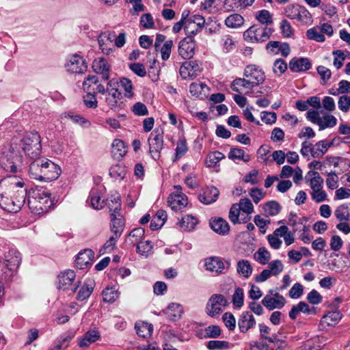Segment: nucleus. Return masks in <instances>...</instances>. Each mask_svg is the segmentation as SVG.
<instances>
[{
    "instance_id": "c03bdc74",
    "label": "nucleus",
    "mask_w": 350,
    "mask_h": 350,
    "mask_svg": "<svg viewBox=\"0 0 350 350\" xmlns=\"http://www.w3.org/2000/svg\"><path fill=\"white\" fill-rule=\"evenodd\" d=\"M296 20L303 23H311L312 22V17L310 12L302 5H300L298 11L297 12Z\"/></svg>"
},
{
    "instance_id": "a878e982",
    "label": "nucleus",
    "mask_w": 350,
    "mask_h": 350,
    "mask_svg": "<svg viewBox=\"0 0 350 350\" xmlns=\"http://www.w3.org/2000/svg\"><path fill=\"white\" fill-rule=\"evenodd\" d=\"M105 98L106 103L111 109L116 111L121 108V103L119 100L122 98V92L120 90L107 92Z\"/></svg>"
},
{
    "instance_id": "864d4df0",
    "label": "nucleus",
    "mask_w": 350,
    "mask_h": 350,
    "mask_svg": "<svg viewBox=\"0 0 350 350\" xmlns=\"http://www.w3.org/2000/svg\"><path fill=\"white\" fill-rule=\"evenodd\" d=\"M103 301L113 303L118 297L119 293L113 288H106L103 291Z\"/></svg>"
},
{
    "instance_id": "37998d69",
    "label": "nucleus",
    "mask_w": 350,
    "mask_h": 350,
    "mask_svg": "<svg viewBox=\"0 0 350 350\" xmlns=\"http://www.w3.org/2000/svg\"><path fill=\"white\" fill-rule=\"evenodd\" d=\"M206 347L208 350H227L230 347V342L226 340H209Z\"/></svg>"
},
{
    "instance_id": "052dcab7",
    "label": "nucleus",
    "mask_w": 350,
    "mask_h": 350,
    "mask_svg": "<svg viewBox=\"0 0 350 350\" xmlns=\"http://www.w3.org/2000/svg\"><path fill=\"white\" fill-rule=\"evenodd\" d=\"M120 83L125 91V96L131 98L133 96L132 81L128 78L123 77L120 80Z\"/></svg>"
},
{
    "instance_id": "774afa93",
    "label": "nucleus",
    "mask_w": 350,
    "mask_h": 350,
    "mask_svg": "<svg viewBox=\"0 0 350 350\" xmlns=\"http://www.w3.org/2000/svg\"><path fill=\"white\" fill-rule=\"evenodd\" d=\"M282 348H276L275 346L268 343L254 342L250 344V350H281Z\"/></svg>"
},
{
    "instance_id": "4468645a",
    "label": "nucleus",
    "mask_w": 350,
    "mask_h": 350,
    "mask_svg": "<svg viewBox=\"0 0 350 350\" xmlns=\"http://www.w3.org/2000/svg\"><path fill=\"white\" fill-rule=\"evenodd\" d=\"M261 303L269 310H273L275 308H282L286 304V299L282 295L275 293L274 297L270 295H265L262 299Z\"/></svg>"
},
{
    "instance_id": "680f3d73",
    "label": "nucleus",
    "mask_w": 350,
    "mask_h": 350,
    "mask_svg": "<svg viewBox=\"0 0 350 350\" xmlns=\"http://www.w3.org/2000/svg\"><path fill=\"white\" fill-rule=\"evenodd\" d=\"M120 237H116V235H114V234L113 236H111L109 239V240H107L106 241V243L104 244L103 247L100 250V252L103 254V253H106V252H110L112 250H113V249L116 247L117 240Z\"/></svg>"
},
{
    "instance_id": "7c9ffc66",
    "label": "nucleus",
    "mask_w": 350,
    "mask_h": 350,
    "mask_svg": "<svg viewBox=\"0 0 350 350\" xmlns=\"http://www.w3.org/2000/svg\"><path fill=\"white\" fill-rule=\"evenodd\" d=\"M250 81L245 78H237L231 83V89L236 92L241 93L242 89L252 90L254 85Z\"/></svg>"
},
{
    "instance_id": "5fc2aeb1",
    "label": "nucleus",
    "mask_w": 350,
    "mask_h": 350,
    "mask_svg": "<svg viewBox=\"0 0 350 350\" xmlns=\"http://www.w3.org/2000/svg\"><path fill=\"white\" fill-rule=\"evenodd\" d=\"M232 302L237 308H240L243 306L244 302V294L243 290L241 288L237 287L235 288L234 294L232 295Z\"/></svg>"
},
{
    "instance_id": "f257e3e1",
    "label": "nucleus",
    "mask_w": 350,
    "mask_h": 350,
    "mask_svg": "<svg viewBox=\"0 0 350 350\" xmlns=\"http://www.w3.org/2000/svg\"><path fill=\"white\" fill-rule=\"evenodd\" d=\"M29 191L22 178L8 176L0 180V206L10 213H16L23 206Z\"/></svg>"
},
{
    "instance_id": "a211bd4d",
    "label": "nucleus",
    "mask_w": 350,
    "mask_h": 350,
    "mask_svg": "<svg viewBox=\"0 0 350 350\" xmlns=\"http://www.w3.org/2000/svg\"><path fill=\"white\" fill-rule=\"evenodd\" d=\"M92 68L95 72L101 75V77L104 81L109 79L110 66L107 60L104 57L94 59L92 63Z\"/></svg>"
},
{
    "instance_id": "20e7f679",
    "label": "nucleus",
    "mask_w": 350,
    "mask_h": 350,
    "mask_svg": "<svg viewBox=\"0 0 350 350\" xmlns=\"http://www.w3.org/2000/svg\"><path fill=\"white\" fill-rule=\"evenodd\" d=\"M27 203L31 211L36 214L46 212L52 206L51 193L46 189H31Z\"/></svg>"
},
{
    "instance_id": "b1692460",
    "label": "nucleus",
    "mask_w": 350,
    "mask_h": 350,
    "mask_svg": "<svg viewBox=\"0 0 350 350\" xmlns=\"http://www.w3.org/2000/svg\"><path fill=\"white\" fill-rule=\"evenodd\" d=\"M94 280L92 278H86L77 293V299L83 301L89 298L94 291Z\"/></svg>"
},
{
    "instance_id": "09e8293b",
    "label": "nucleus",
    "mask_w": 350,
    "mask_h": 350,
    "mask_svg": "<svg viewBox=\"0 0 350 350\" xmlns=\"http://www.w3.org/2000/svg\"><path fill=\"white\" fill-rule=\"evenodd\" d=\"M342 318V314L339 310L329 311L323 317V320L328 325L336 323Z\"/></svg>"
},
{
    "instance_id": "39448f33",
    "label": "nucleus",
    "mask_w": 350,
    "mask_h": 350,
    "mask_svg": "<svg viewBox=\"0 0 350 350\" xmlns=\"http://www.w3.org/2000/svg\"><path fill=\"white\" fill-rule=\"evenodd\" d=\"M273 32L271 28L254 24L244 31L243 38L248 42L262 43L270 38Z\"/></svg>"
},
{
    "instance_id": "8fccbe9b",
    "label": "nucleus",
    "mask_w": 350,
    "mask_h": 350,
    "mask_svg": "<svg viewBox=\"0 0 350 350\" xmlns=\"http://www.w3.org/2000/svg\"><path fill=\"white\" fill-rule=\"evenodd\" d=\"M313 175L314 177L310 180V185L312 191L322 189L323 185V179L316 171H309L308 175Z\"/></svg>"
},
{
    "instance_id": "ea45409f",
    "label": "nucleus",
    "mask_w": 350,
    "mask_h": 350,
    "mask_svg": "<svg viewBox=\"0 0 350 350\" xmlns=\"http://www.w3.org/2000/svg\"><path fill=\"white\" fill-rule=\"evenodd\" d=\"M337 124V119L331 114L325 115L321 118L319 122V131H323L327 128H332Z\"/></svg>"
},
{
    "instance_id": "dca6fc26",
    "label": "nucleus",
    "mask_w": 350,
    "mask_h": 350,
    "mask_svg": "<svg viewBox=\"0 0 350 350\" xmlns=\"http://www.w3.org/2000/svg\"><path fill=\"white\" fill-rule=\"evenodd\" d=\"M256 320L253 314L248 311L243 312L238 319V327L241 333H246L256 325Z\"/></svg>"
},
{
    "instance_id": "69168bd1",
    "label": "nucleus",
    "mask_w": 350,
    "mask_h": 350,
    "mask_svg": "<svg viewBox=\"0 0 350 350\" xmlns=\"http://www.w3.org/2000/svg\"><path fill=\"white\" fill-rule=\"evenodd\" d=\"M308 301L312 305H317L322 302V295L315 289H312L306 297Z\"/></svg>"
},
{
    "instance_id": "4d7b16f0",
    "label": "nucleus",
    "mask_w": 350,
    "mask_h": 350,
    "mask_svg": "<svg viewBox=\"0 0 350 350\" xmlns=\"http://www.w3.org/2000/svg\"><path fill=\"white\" fill-rule=\"evenodd\" d=\"M86 92V95L83 96V102L85 105L88 108H96L98 106V102L95 96V92L93 93H91L90 91Z\"/></svg>"
},
{
    "instance_id": "f3484780",
    "label": "nucleus",
    "mask_w": 350,
    "mask_h": 350,
    "mask_svg": "<svg viewBox=\"0 0 350 350\" xmlns=\"http://www.w3.org/2000/svg\"><path fill=\"white\" fill-rule=\"evenodd\" d=\"M289 69L293 72H305L310 70L312 64L307 57H293L289 62Z\"/></svg>"
},
{
    "instance_id": "f704fd0d",
    "label": "nucleus",
    "mask_w": 350,
    "mask_h": 350,
    "mask_svg": "<svg viewBox=\"0 0 350 350\" xmlns=\"http://www.w3.org/2000/svg\"><path fill=\"white\" fill-rule=\"evenodd\" d=\"M111 230L116 237H120L124 230V219L123 217L111 219Z\"/></svg>"
},
{
    "instance_id": "49530a36",
    "label": "nucleus",
    "mask_w": 350,
    "mask_h": 350,
    "mask_svg": "<svg viewBox=\"0 0 350 350\" xmlns=\"http://www.w3.org/2000/svg\"><path fill=\"white\" fill-rule=\"evenodd\" d=\"M254 257L261 265H266L271 258L270 252L265 247H260L254 254Z\"/></svg>"
},
{
    "instance_id": "ddd939ff",
    "label": "nucleus",
    "mask_w": 350,
    "mask_h": 350,
    "mask_svg": "<svg viewBox=\"0 0 350 350\" xmlns=\"http://www.w3.org/2000/svg\"><path fill=\"white\" fill-rule=\"evenodd\" d=\"M116 36L114 31H103L101 32L98 37V43L99 46V49L102 51V52L106 55H109L113 49L112 42L113 38Z\"/></svg>"
},
{
    "instance_id": "aec40b11",
    "label": "nucleus",
    "mask_w": 350,
    "mask_h": 350,
    "mask_svg": "<svg viewBox=\"0 0 350 350\" xmlns=\"http://www.w3.org/2000/svg\"><path fill=\"white\" fill-rule=\"evenodd\" d=\"M76 274L73 270L68 269L57 276V288L68 289L75 280Z\"/></svg>"
},
{
    "instance_id": "9b49d317",
    "label": "nucleus",
    "mask_w": 350,
    "mask_h": 350,
    "mask_svg": "<svg viewBox=\"0 0 350 350\" xmlns=\"http://www.w3.org/2000/svg\"><path fill=\"white\" fill-rule=\"evenodd\" d=\"M196 43L192 36H187L181 40L178 44V53L185 59H189L195 54Z\"/></svg>"
},
{
    "instance_id": "79ce46f5",
    "label": "nucleus",
    "mask_w": 350,
    "mask_h": 350,
    "mask_svg": "<svg viewBox=\"0 0 350 350\" xmlns=\"http://www.w3.org/2000/svg\"><path fill=\"white\" fill-rule=\"evenodd\" d=\"M126 171L125 166L120 164H116L111 166L109 169V175L115 179L122 180L125 177Z\"/></svg>"
},
{
    "instance_id": "e433bc0d",
    "label": "nucleus",
    "mask_w": 350,
    "mask_h": 350,
    "mask_svg": "<svg viewBox=\"0 0 350 350\" xmlns=\"http://www.w3.org/2000/svg\"><path fill=\"white\" fill-rule=\"evenodd\" d=\"M228 158L233 161L239 160L245 162L250 160V155L246 154L244 150L239 148H232L228 153Z\"/></svg>"
},
{
    "instance_id": "473e14b6",
    "label": "nucleus",
    "mask_w": 350,
    "mask_h": 350,
    "mask_svg": "<svg viewBox=\"0 0 350 350\" xmlns=\"http://www.w3.org/2000/svg\"><path fill=\"white\" fill-rule=\"evenodd\" d=\"M224 158L225 155L219 151L211 152L206 157V166L209 168L213 167Z\"/></svg>"
},
{
    "instance_id": "de8ad7c7",
    "label": "nucleus",
    "mask_w": 350,
    "mask_h": 350,
    "mask_svg": "<svg viewBox=\"0 0 350 350\" xmlns=\"http://www.w3.org/2000/svg\"><path fill=\"white\" fill-rule=\"evenodd\" d=\"M135 327L136 333L142 338L150 336L153 331L152 325L148 323H142L141 325L135 324Z\"/></svg>"
},
{
    "instance_id": "bb28decb",
    "label": "nucleus",
    "mask_w": 350,
    "mask_h": 350,
    "mask_svg": "<svg viewBox=\"0 0 350 350\" xmlns=\"http://www.w3.org/2000/svg\"><path fill=\"white\" fill-rule=\"evenodd\" d=\"M221 329L219 325H212L198 332L199 338H217L220 336Z\"/></svg>"
},
{
    "instance_id": "6e6552de",
    "label": "nucleus",
    "mask_w": 350,
    "mask_h": 350,
    "mask_svg": "<svg viewBox=\"0 0 350 350\" xmlns=\"http://www.w3.org/2000/svg\"><path fill=\"white\" fill-rule=\"evenodd\" d=\"M202 69V64L200 61H186L180 68V75L183 79H193L201 73Z\"/></svg>"
},
{
    "instance_id": "a18cd8bd",
    "label": "nucleus",
    "mask_w": 350,
    "mask_h": 350,
    "mask_svg": "<svg viewBox=\"0 0 350 350\" xmlns=\"http://www.w3.org/2000/svg\"><path fill=\"white\" fill-rule=\"evenodd\" d=\"M334 215L340 221H346L350 220V213L349 212L348 206L343 204L335 210Z\"/></svg>"
},
{
    "instance_id": "412c9836",
    "label": "nucleus",
    "mask_w": 350,
    "mask_h": 350,
    "mask_svg": "<svg viewBox=\"0 0 350 350\" xmlns=\"http://www.w3.org/2000/svg\"><path fill=\"white\" fill-rule=\"evenodd\" d=\"M209 225L211 229L218 234L224 236L229 233L230 226L226 220L221 217L212 218Z\"/></svg>"
},
{
    "instance_id": "393cba45",
    "label": "nucleus",
    "mask_w": 350,
    "mask_h": 350,
    "mask_svg": "<svg viewBox=\"0 0 350 350\" xmlns=\"http://www.w3.org/2000/svg\"><path fill=\"white\" fill-rule=\"evenodd\" d=\"M73 338L74 334L72 333L62 334L55 339L49 350H66Z\"/></svg>"
},
{
    "instance_id": "0e129e2a",
    "label": "nucleus",
    "mask_w": 350,
    "mask_h": 350,
    "mask_svg": "<svg viewBox=\"0 0 350 350\" xmlns=\"http://www.w3.org/2000/svg\"><path fill=\"white\" fill-rule=\"evenodd\" d=\"M136 252L141 255L147 256L148 253L152 250V245L150 241H139V243L136 244Z\"/></svg>"
},
{
    "instance_id": "c756f323",
    "label": "nucleus",
    "mask_w": 350,
    "mask_h": 350,
    "mask_svg": "<svg viewBox=\"0 0 350 350\" xmlns=\"http://www.w3.org/2000/svg\"><path fill=\"white\" fill-rule=\"evenodd\" d=\"M181 313L182 310L180 309V305L176 303L170 304L165 311L167 318L172 321H175L180 319Z\"/></svg>"
},
{
    "instance_id": "9d476101",
    "label": "nucleus",
    "mask_w": 350,
    "mask_h": 350,
    "mask_svg": "<svg viewBox=\"0 0 350 350\" xmlns=\"http://www.w3.org/2000/svg\"><path fill=\"white\" fill-rule=\"evenodd\" d=\"M66 68L70 73L81 75L87 71L88 66L82 57L75 54L69 57Z\"/></svg>"
},
{
    "instance_id": "cd10ccee",
    "label": "nucleus",
    "mask_w": 350,
    "mask_h": 350,
    "mask_svg": "<svg viewBox=\"0 0 350 350\" xmlns=\"http://www.w3.org/2000/svg\"><path fill=\"white\" fill-rule=\"evenodd\" d=\"M127 152L126 146L123 140L116 139L112 143L111 153L113 157L116 159H122Z\"/></svg>"
},
{
    "instance_id": "a19ab883",
    "label": "nucleus",
    "mask_w": 350,
    "mask_h": 350,
    "mask_svg": "<svg viewBox=\"0 0 350 350\" xmlns=\"http://www.w3.org/2000/svg\"><path fill=\"white\" fill-rule=\"evenodd\" d=\"M145 230L142 228H137L131 231L128 235L126 241H129L133 245H136L141 241L144 237Z\"/></svg>"
},
{
    "instance_id": "c9c22d12",
    "label": "nucleus",
    "mask_w": 350,
    "mask_h": 350,
    "mask_svg": "<svg viewBox=\"0 0 350 350\" xmlns=\"http://www.w3.org/2000/svg\"><path fill=\"white\" fill-rule=\"evenodd\" d=\"M237 271L243 277L248 278L252 273L253 268L249 260H241L237 262Z\"/></svg>"
},
{
    "instance_id": "bf43d9fd",
    "label": "nucleus",
    "mask_w": 350,
    "mask_h": 350,
    "mask_svg": "<svg viewBox=\"0 0 350 350\" xmlns=\"http://www.w3.org/2000/svg\"><path fill=\"white\" fill-rule=\"evenodd\" d=\"M206 312L209 317H215L222 312V310L219 306L208 300L206 306Z\"/></svg>"
},
{
    "instance_id": "58836bf2",
    "label": "nucleus",
    "mask_w": 350,
    "mask_h": 350,
    "mask_svg": "<svg viewBox=\"0 0 350 350\" xmlns=\"http://www.w3.org/2000/svg\"><path fill=\"white\" fill-rule=\"evenodd\" d=\"M328 149L327 139L321 140L314 144V150H312V157L313 158H320L327 152Z\"/></svg>"
},
{
    "instance_id": "0eeeda50",
    "label": "nucleus",
    "mask_w": 350,
    "mask_h": 350,
    "mask_svg": "<svg viewBox=\"0 0 350 350\" xmlns=\"http://www.w3.org/2000/svg\"><path fill=\"white\" fill-rule=\"evenodd\" d=\"M259 327V339L262 341L258 342L268 343L270 345L275 346L276 348H283L286 345V341L278 338V335L271 334V328L264 323H260Z\"/></svg>"
},
{
    "instance_id": "c85d7f7f",
    "label": "nucleus",
    "mask_w": 350,
    "mask_h": 350,
    "mask_svg": "<svg viewBox=\"0 0 350 350\" xmlns=\"http://www.w3.org/2000/svg\"><path fill=\"white\" fill-rule=\"evenodd\" d=\"M244 18L239 14L234 13L228 16L224 21L225 25L232 29H238L244 24Z\"/></svg>"
},
{
    "instance_id": "6e6d98bb",
    "label": "nucleus",
    "mask_w": 350,
    "mask_h": 350,
    "mask_svg": "<svg viewBox=\"0 0 350 350\" xmlns=\"http://www.w3.org/2000/svg\"><path fill=\"white\" fill-rule=\"evenodd\" d=\"M287 68L286 62L283 59L278 58L273 63V71L275 75H280L285 72Z\"/></svg>"
},
{
    "instance_id": "72a5a7b5",
    "label": "nucleus",
    "mask_w": 350,
    "mask_h": 350,
    "mask_svg": "<svg viewBox=\"0 0 350 350\" xmlns=\"http://www.w3.org/2000/svg\"><path fill=\"white\" fill-rule=\"evenodd\" d=\"M188 151V147L187 145V141L185 137L180 139L176 145L175 149V154L172 159L173 163L177 162L180 158H182Z\"/></svg>"
},
{
    "instance_id": "f8f14e48",
    "label": "nucleus",
    "mask_w": 350,
    "mask_h": 350,
    "mask_svg": "<svg viewBox=\"0 0 350 350\" xmlns=\"http://www.w3.org/2000/svg\"><path fill=\"white\" fill-rule=\"evenodd\" d=\"M5 266L8 271L10 273V275L12 276L17 271L21 262V255L19 252L16 250H10L5 256Z\"/></svg>"
},
{
    "instance_id": "2eb2a0df",
    "label": "nucleus",
    "mask_w": 350,
    "mask_h": 350,
    "mask_svg": "<svg viewBox=\"0 0 350 350\" xmlns=\"http://www.w3.org/2000/svg\"><path fill=\"white\" fill-rule=\"evenodd\" d=\"M94 258V252L91 249H85L79 252L76 257V266L79 269L90 267Z\"/></svg>"
},
{
    "instance_id": "4be33fe9",
    "label": "nucleus",
    "mask_w": 350,
    "mask_h": 350,
    "mask_svg": "<svg viewBox=\"0 0 350 350\" xmlns=\"http://www.w3.org/2000/svg\"><path fill=\"white\" fill-rule=\"evenodd\" d=\"M219 195V191L215 187L211 186L206 187L202 193L198 196L199 200L204 204H211L215 202Z\"/></svg>"
},
{
    "instance_id": "603ef678",
    "label": "nucleus",
    "mask_w": 350,
    "mask_h": 350,
    "mask_svg": "<svg viewBox=\"0 0 350 350\" xmlns=\"http://www.w3.org/2000/svg\"><path fill=\"white\" fill-rule=\"evenodd\" d=\"M263 208L269 215L275 216L280 212L281 206L278 202L272 200L265 203Z\"/></svg>"
},
{
    "instance_id": "2f4dec72",
    "label": "nucleus",
    "mask_w": 350,
    "mask_h": 350,
    "mask_svg": "<svg viewBox=\"0 0 350 350\" xmlns=\"http://www.w3.org/2000/svg\"><path fill=\"white\" fill-rule=\"evenodd\" d=\"M198 223V220L196 217L187 215L179 221V226L184 231H191L194 229Z\"/></svg>"
},
{
    "instance_id": "3c124183",
    "label": "nucleus",
    "mask_w": 350,
    "mask_h": 350,
    "mask_svg": "<svg viewBox=\"0 0 350 350\" xmlns=\"http://www.w3.org/2000/svg\"><path fill=\"white\" fill-rule=\"evenodd\" d=\"M92 206L96 210L102 209L104 207V200H101L100 194L97 190H92L90 193Z\"/></svg>"
},
{
    "instance_id": "338daca9",
    "label": "nucleus",
    "mask_w": 350,
    "mask_h": 350,
    "mask_svg": "<svg viewBox=\"0 0 350 350\" xmlns=\"http://www.w3.org/2000/svg\"><path fill=\"white\" fill-rule=\"evenodd\" d=\"M129 67L133 72L140 77H144L146 75V68L141 63H131L129 65Z\"/></svg>"
},
{
    "instance_id": "7ed1b4c3",
    "label": "nucleus",
    "mask_w": 350,
    "mask_h": 350,
    "mask_svg": "<svg viewBox=\"0 0 350 350\" xmlns=\"http://www.w3.org/2000/svg\"><path fill=\"white\" fill-rule=\"evenodd\" d=\"M19 149H22L25 154L29 157L31 161L40 159L42 152L41 137L40 134L36 131L29 132L26 133V135L19 140L16 139L13 141L10 146L12 152L17 151Z\"/></svg>"
},
{
    "instance_id": "423d86ee",
    "label": "nucleus",
    "mask_w": 350,
    "mask_h": 350,
    "mask_svg": "<svg viewBox=\"0 0 350 350\" xmlns=\"http://www.w3.org/2000/svg\"><path fill=\"white\" fill-rule=\"evenodd\" d=\"M149 152L151 157L157 161L161 157V152L163 148V132L160 129H154L148 138Z\"/></svg>"
},
{
    "instance_id": "1a4fd4ad",
    "label": "nucleus",
    "mask_w": 350,
    "mask_h": 350,
    "mask_svg": "<svg viewBox=\"0 0 350 350\" xmlns=\"http://www.w3.org/2000/svg\"><path fill=\"white\" fill-rule=\"evenodd\" d=\"M243 76L252 83L254 87L262 83L265 80V72L258 66L250 64L245 66Z\"/></svg>"
},
{
    "instance_id": "e2e57ef3",
    "label": "nucleus",
    "mask_w": 350,
    "mask_h": 350,
    "mask_svg": "<svg viewBox=\"0 0 350 350\" xmlns=\"http://www.w3.org/2000/svg\"><path fill=\"white\" fill-rule=\"evenodd\" d=\"M222 319L225 325L230 331H232L236 327V319L234 315L230 312H225L223 314Z\"/></svg>"
},
{
    "instance_id": "13d9d810",
    "label": "nucleus",
    "mask_w": 350,
    "mask_h": 350,
    "mask_svg": "<svg viewBox=\"0 0 350 350\" xmlns=\"http://www.w3.org/2000/svg\"><path fill=\"white\" fill-rule=\"evenodd\" d=\"M306 36L309 40L316 42H323L325 40L324 35L321 32H319L314 27L307 30Z\"/></svg>"
},
{
    "instance_id": "4c0bfd02",
    "label": "nucleus",
    "mask_w": 350,
    "mask_h": 350,
    "mask_svg": "<svg viewBox=\"0 0 350 350\" xmlns=\"http://www.w3.org/2000/svg\"><path fill=\"white\" fill-rule=\"evenodd\" d=\"M255 16L260 23L259 25L262 26L267 27L268 25L273 23L272 16L267 10H261L258 11Z\"/></svg>"
},
{
    "instance_id": "f03ea898",
    "label": "nucleus",
    "mask_w": 350,
    "mask_h": 350,
    "mask_svg": "<svg viewBox=\"0 0 350 350\" xmlns=\"http://www.w3.org/2000/svg\"><path fill=\"white\" fill-rule=\"evenodd\" d=\"M61 173L58 165L44 157L31 161L29 165L28 174L32 179L50 182L57 179Z\"/></svg>"
},
{
    "instance_id": "5701e85b",
    "label": "nucleus",
    "mask_w": 350,
    "mask_h": 350,
    "mask_svg": "<svg viewBox=\"0 0 350 350\" xmlns=\"http://www.w3.org/2000/svg\"><path fill=\"white\" fill-rule=\"evenodd\" d=\"M206 269L218 274L222 273L225 269V265L222 260L216 256L208 258L205 260Z\"/></svg>"
},
{
    "instance_id": "6ab92c4d",
    "label": "nucleus",
    "mask_w": 350,
    "mask_h": 350,
    "mask_svg": "<svg viewBox=\"0 0 350 350\" xmlns=\"http://www.w3.org/2000/svg\"><path fill=\"white\" fill-rule=\"evenodd\" d=\"M168 204L174 211H180L187 205V197L183 193H172L168 198Z\"/></svg>"
}]
</instances>
